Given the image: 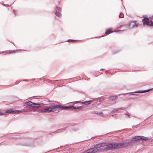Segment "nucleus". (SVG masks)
Wrapping results in <instances>:
<instances>
[{"label":"nucleus","instance_id":"nucleus-6","mask_svg":"<svg viewBox=\"0 0 153 153\" xmlns=\"http://www.w3.org/2000/svg\"><path fill=\"white\" fill-rule=\"evenodd\" d=\"M141 136H136L132 138V140L133 141H137L139 140H141Z\"/></svg>","mask_w":153,"mask_h":153},{"label":"nucleus","instance_id":"nucleus-13","mask_svg":"<svg viewBox=\"0 0 153 153\" xmlns=\"http://www.w3.org/2000/svg\"><path fill=\"white\" fill-rule=\"evenodd\" d=\"M56 9L57 10H58L60 11H61V8H59L58 7H56Z\"/></svg>","mask_w":153,"mask_h":153},{"label":"nucleus","instance_id":"nucleus-2","mask_svg":"<svg viewBox=\"0 0 153 153\" xmlns=\"http://www.w3.org/2000/svg\"><path fill=\"white\" fill-rule=\"evenodd\" d=\"M42 105V103H33L30 101L25 103L24 105L25 106L26 109L28 108L29 110L32 108L33 111H36V108H39L41 107Z\"/></svg>","mask_w":153,"mask_h":153},{"label":"nucleus","instance_id":"nucleus-11","mask_svg":"<svg viewBox=\"0 0 153 153\" xmlns=\"http://www.w3.org/2000/svg\"><path fill=\"white\" fill-rule=\"evenodd\" d=\"M117 98L116 96H113L110 97V100H115Z\"/></svg>","mask_w":153,"mask_h":153},{"label":"nucleus","instance_id":"nucleus-5","mask_svg":"<svg viewBox=\"0 0 153 153\" xmlns=\"http://www.w3.org/2000/svg\"><path fill=\"white\" fill-rule=\"evenodd\" d=\"M30 111V110H29V109L28 110H27L26 109H22L21 110H15V114H19L20 113H22L24 112H28Z\"/></svg>","mask_w":153,"mask_h":153},{"label":"nucleus","instance_id":"nucleus-3","mask_svg":"<svg viewBox=\"0 0 153 153\" xmlns=\"http://www.w3.org/2000/svg\"><path fill=\"white\" fill-rule=\"evenodd\" d=\"M126 25L129 27L131 28L137 27L138 26V24L136 21H133L128 22L127 20L126 21Z\"/></svg>","mask_w":153,"mask_h":153},{"label":"nucleus","instance_id":"nucleus-19","mask_svg":"<svg viewBox=\"0 0 153 153\" xmlns=\"http://www.w3.org/2000/svg\"><path fill=\"white\" fill-rule=\"evenodd\" d=\"M76 41V40H71L70 41L72 42H74V41Z\"/></svg>","mask_w":153,"mask_h":153},{"label":"nucleus","instance_id":"nucleus-17","mask_svg":"<svg viewBox=\"0 0 153 153\" xmlns=\"http://www.w3.org/2000/svg\"><path fill=\"white\" fill-rule=\"evenodd\" d=\"M147 91H142V92H139V93H143V92H147Z\"/></svg>","mask_w":153,"mask_h":153},{"label":"nucleus","instance_id":"nucleus-7","mask_svg":"<svg viewBox=\"0 0 153 153\" xmlns=\"http://www.w3.org/2000/svg\"><path fill=\"white\" fill-rule=\"evenodd\" d=\"M4 113H8L9 114L13 113L15 114V110H13V109H10L7 110H6L4 111Z\"/></svg>","mask_w":153,"mask_h":153},{"label":"nucleus","instance_id":"nucleus-10","mask_svg":"<svg viewBox=\"0 0 153 153\" xmlns=\"http://www.w3.org/2000/svg\"><path fill=\"white\" fill-rule=\"evenodd\" d=\"M150 140V139L147 137L144 136H141V140H144L145 141L148 140Z\"/></svg>","mask_w":153,"mask_h":153},{"label":"nucleus","instance_id":"nucleus-16","mask_svg":"<svg viewBox=\"0 0 153 153\" xmlns=\"http://www.w3.org/2000/svg\"><path fill=\"white\" fill-rule=\"evenodd\" d=\"M5 114V113L4 112L2 113V112H0V115H3Z\"/></svg>","mask_w":153,"mask_h":153},{"label":"nucleus","instance_id":"nucleus-9","mask_svg":"<svg viewBox=\"0 0 153 153\" xmlns=\"http://www.w3.org/2000/svg\"><path fill=\"white\" fill-rule=\"evenodd\" d=\"M93 101L92 100H90L87 101H85L82 102V103L83 104H84L85 105H87L89 104H91Z\"/></svg>","mask_w":153,"mask_h":153},{"label":"nucleus","instance_id":"nucleus-1","mask_svg":"<svg viewBox=\"0 0 153 153\" xmlns=\"http://www.w3.org/2000/svg\"><path fill=\"white\" fill-rule=\"evenodd\" d=\"M82 106L75 107L73 106H64L57 104H51L49 106H45L42 109L39 110L41 113H49L53 112H59L62 110H73L77 109H82Z\"/></svg>","mask_w":153,"mask_h":153},{"label":"nucleus","instance_id":"nucleus-14","mask_svg":"<svg viewBox=\"0 0 153 153\" xmlns=\"http://www.w3.org/2000/svg\"><path fill=\"white\" fill-rule=\"evenodd\" d=\"M123 15L122 14H120V15L119 16V17L120 18H122L123 17Z\"/></svg>","mask_w":153,"mask_h":153},{"label":"nucleus","instance_id":"nucleus-8","mask_svg":"<svg viewBox=\"0 0 153 153\" xmlns=\"http://www.w3.org/2000/svg\"><path fill=\"white\" fill-rule=\"evenodd\" d=\"M114 31H112V29L110 28L108 29L105 33V36H107L111 33L113 32Z\"/></svg>","mask_w":153,"mask_h":153},{"label":"nucleus","instance_id":"nucleus-15","mask_svg":"<svg viewBox=\"0 0 153 153\" xmlns=\"http://www.w3.org/2000/svg\"><path fill=\"white\" fill-rule=\"evenodd\" d=\"M120 128L119 129H124L126 128L125 127H120Z\"/></svg>","mask_w":153,"mask_h":153},{"label":"nucleus","instance_id":"nucleus-18","mask_svg":"<svg viewBox=\"0 0 153 153\" xmlns=\"http://www.w3.org/2000/svg\"><path fill=\"white\" fill-rule=\"evenodd\" d=\"M81 102L80 101H79L78 102H76V103H80Z\"/></svg>","mask_w":153,"mask_h":153},{"label":"nucleus","instance_id":"nucleus-4","mask_svg":"<svg viewBox=\"0 0 153 153\" xmlns=\"http://www.w3.org/2000/svg\"><path fill=\"white\" fill-rule=\"evenodd\" d=\"M142 22L143 25H147L153 26V22L150 21L149 19L147 18H145L142 20Z\"/></svg>","mask_w":153,"mask_h":153},{"label":"nucleus","instance_id":"nucleus-12","mask_svg":"<svg viewBox=\"0 0 153 153\" xmlns=\"http://www.w3.org/2000/svg\"><path fill=\"white\" fill-rule=\"evenodd\" d=\"M55 15L58 17H60L61 16L60 13L58 12H56Z\"/></svg>","mask_w":153,"mask_h":153},{"label":"nucleus","instance_id":"nucleus-20","mask_svg":"<svg viewBox=\"0 0 153 153\" xmlns=\"http://www.w3.org/2000/svg\"><path fill=\"white\" fill-rule=\"evenodd\" d=\"M152 17L153 18V16H152Z\"/></svg>","mask_w":153,"mask_h":153}]
</instances>
